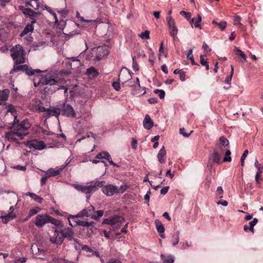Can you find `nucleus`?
<instances>
[{"label":"nucleus","mask_w":263,"mask_h":263,"mask_svg":"<svg viewBox=\"0 0 263 263\" xmlns=\"http://www.w3.org/2000/svg\"><path fill=\"white\" fill-rule=\"evenodd\" d=\"M10 51L15 65H19L25 62V51L21 45H16L11 48Z\"/></svg>","instance_id":"nucleus-1"},{"label":"nucleus","mask_w":263,"mask_h":263,"mask_svg":"<svg viewBox=\"0 0 263 263\" xmlns=\"http://www.w3.org/2000/svg\"><path fill=\"white\" fill-rule=\"evenodd\" d=\"M36 220L34 222L35 225L39 227V228H42L43 227L45 224L51 223L54 226H61L63 227L62 223L51 216L46 215V214H39L37 215L36 216L35 218Z\"/></svg>","instance_id":"nucleus-2"},{"label":"nucleus","mask_w":263,"mask_h":263,"mask_svg":"<svg viewBox=\"0 0 263 263\" xmlns=\"http://www.w3.org/2000/svg\"><path fill=\"white\" fill-rule=\"evenodd\" d=\"M17 117L14 116V123L13 128L14 130L15 135L20 137L21 139L24 138V137L28 134L27 130L30 127L29 122L27 120H24L20 122L19 124L15 123V120Z\"/></svg>","instance_id":"nucleus-3"},{"label":"nucleus","mask_w":263,"mask_h":263,"mask_svg":"<svg viewBox=\"0 0 263 263\" xmlns=\"http://www.w3.org/2000/svg\"><path fill=\"white\" fill-rule=\"evenodd\" d=\"M108 53L109 51L106 46H99L92 49L90 57H94L93 60L98 61L102 58L107 56Z\"/></svg>","instance_id":"nucleus-4"},{"label":"nucleus","mask_w":263,"mask_h":263,"mask_svg":"<svg viewBox=\"0 0 263 263\" xmlns=\"http://www.w3.org/2000/svg\"><path fill=\"white\" fill-rule=\"evenodd\" d=\"M34 86L37 87L40 84L44 85L53 86L57 84L58 81L50 74H47L46 76H41L39 80L36 82L35 79H34Z\"/></svg>","instance_id":"nucleus-5"},{"label":"nucleus","mask_w":263,"mask_h":263,"mask_svg":"<svg viewBox=\"0 0 263 263\" xmlns=\"http://www.w3.org/2000/svg\"><path fill=\"white\" fill-rule=\"evenodd\" d=\"M53 232L52 235H50L49 240L53 243L57 245H61L63 242V239L61 232V226H58Z\"/></svg>","instance_id":"nucleus-6"},{"label":"nucleus","mask_w":263,"mask_h":263,"mask_svg":"<svg viewBox=\"0 0 263 263\" xmlns=\"http://www.w3.org/2000/svg\"><path fill=\"white\" fill-rule=\"evenodd\" d=\"M62 115L66 116L69 117H75L76 112L73 107L68 104H61Z\"/></svg>","instance_id":"nucleus-7"},{"label":"nucleus","mask_w":263,"mask_h":263,"mask_svg":"<svg viewBox=\"0 0 263 263\" xmlns=\"http://www.w3.org/2000/svg\"><path fill=\"white\" fill-rule=\"evenodd\" d=\"M167 25L170 29V33L171 36L174 39L177 34L178 29L175 25V23L171 16H168L166 18Z\"/></svg>","instance_id":"nucleus-8"},{"label":"nucleus","mask_w":263,"mask_h":263,"mask_svg":"<svg viewBox=\"0 0 263 263\" xmlns=\"http://www.w3.org/2000/svg\"><path fill=\"white\" fill-rule=\"evenodd\" d=\"M95 207L92 205H90L88 206V208L83 209L80 212H79L77 215L76 216H71V217L73 219H75L79 217H89L92 215V213L95 211Z\"/></svg>","instance_id":"nucleus-9"},{"label":"nucleus","mask_w":263,"mask_h":263,"mask_svg":"<svg viewBox=\"0 0 263 263\" xmlns=\"http://www.w3.org/2000/svg\"><path fill=\"white\" fill-rule=\"evenodd\" d=\"M18 9L26 17H28L30 18L33 17H37L40 15V13L36 12L30 8H25L23 6H19Z\"/></svg>","instance_id":"nucleus-10"},{"label":"nucleus","mask_w":263,"mask_h":263,"mask_svg":"<svg viewBox=\"0 0 263 263\" xmlns=\"http://www.w3.org/2000/svg\"><path fill=\"white\" fill-rule=\"evenodd\" d=\"M31 251L34 257L39 259H44L46 251L39 248L36 245H32L31 247Z\"/></svg>","instance_id":"nucleus-11"},{"label":"nucleus","mask_w":263,"mask_h":263,"mask_svg":"<svg viewBox=\"0 0 263 263\" xmlns=\"http://www.w3.org/2000/svg\"><path fill=\"white\" fill-rule=\"evenodd\" d=\"M66 166V165H63L61 167H57L55 168H51L44 172L48 177L55 176L59 175Z\"/></svg>","instance_id":"nucleus-12"},{"label":"nucleus","mask_w":263,"mask_h":263,"mask_svg":"<svg viewBox=\"0 0 263 263\" xmlns=\"http://www.w3.org/2000/svg\"><path fill=\"white\" fill-rule=\"evenodd\" d=\"M28 146L29 148H34L35 149L42 150L45 148V144L42 141L32 140L28 142Z\"/></svg>","instance_id":"nucleus-13"},{"label":"nucleus","mask_w":263,"mask_h":263,"mask_svg":"<svg viewBox=\"0 0 263 263\" xmlns=\"http://www.w3.org/2000/svg\"><path fill=\"white\" fill-rule=\"evenodd\" d=\"M103 192L107 196H111L117 193V186L114 185H107L102 189Z\"/></svg>","instance_id":"nucleus-14"},{"label":"nucleus","mask_w":263,"mask_h":263,"mask_svg":"<svg viewBox=\"0 0 263 263\" xmlns=\"http://www.w3.org/2000/svg\"><path fill=\"white\" fill-rule=\"evenodd\" d=\"M75 187L78 190L81 191L85 194H90L93 193V187L91 186L90 182L87 183L85 185L80 184L76 185Z\"/></svg>","instance_id":"nucleus-15"},{"label":"nucleus","mask_w":263,"mask_h":263,"mask_svg":"<svg viewBox=\"0 0 263 263\" xmlns=\"http://www.w3.org/2000/svg\"><path fill=\"white\" fill-rule=\"evenodd\" d=\"M31 109L34 111L44 112L47 108L43 106L42 103L40 100H35L32 105Z\"/></svg>","instance_id":"nucleus-16"},{"label":"nucleus","mask_w":263,"mask_h":263,"mask_svg":"<svg viewBox=\"0 0 263 263\" xmlns=\"http://www.w3.org/2000/svg\"><path fill=\"white\" fill-rule=\"evenodd\" d=\"M61 232L63 240L64 238H67L69 240H71L73 239L74 233L71 228H67L64 229H61Z\"/></svg>","instance_id":"nucleus-17"},{"label":"nucleus","mask_w":263,"mask_h":263,"mask_svg":"<svg viewBox=\"0 0 263 263\" xmlns=\"http://www.w3.org/2000/svg\"><path fill=\"white\" fill-rule=\"evenodd\" d=\"M136 83L137 85H135L132 90L133 94L138 96L145 94L146 92L145 90V88H143V91L142 92V91L141 90V87L140 85V81L138 78H136Z\"/></svg>","instance_id":"nucleus-18"},{"label":"nucleus","mask_w":263,"mask_h":263,"mask_svg":"<svg viewBox=\"0 0 263 263\" xmlns=\"http://www.w3.org/2000/svg\"><path fill=\"white\" fill-rule=\"evenodd\" d=\"M61 107V105L59 104L52 109L47 108V110L46 111L48 112L49 116H53L58 117L60 114H62Z\"/></svg>","instance_id":"nucleus-19"},{"label":"nucleus","mask_w":263,"mask_h":263,"mask_svg":"<svg viewBox=\"0 0 263 263\" xmlns=\"http://www.w3.org/2000/svg\"><path fill=\"white\" fill-rule=\"evenodd\" d=\"M143 124L144 127L146 129H151L154 125L153 121L148 115L145 116Z\"/></svg>","instance_id":"nucleus-20"},{"label":"nucleus","mask_w":263,"mask_h":263,"mask_svg":"<svg viewBox=\"0 0 263 263\" xmlns=\"http://www.w3.org/2000/svg\"><path fill=\"white\" fill-rule=\"evenodd\" d=\"M112 226H116L118 228H119L120 225L123 222L124 219L123 217L119 216H115L111 218Z\"/></svg>","instance_id":"nucleus-21"},{"label":"nucleus","mask_w":263,"mask_h":263,"mask_svg":"<svg viewBox=\"0 0 263 263\" xmlns=\"http://www.w3.org/2000/svg\"><path fill=\"white\" fill-rule=\"evenodd\" d=\"M131 78V76L130 75L129 72L125 69V70H121L119 75V79L121 81L124 82L126 81V79L129 80Z\"/></svg>","instance_id":"nucleus-22"},{"label":"nucleus","mask_w":263,"mask_h":263,"mask_svg":"<svg viewBox=\"0 0 263 263\" xmlns=\"http://www.w3.org/2000/svg\"><path fill=\"white\" fill-rule=\"evenodd\" d=\"M90 184L91 186L93 187L92 192H96L98 188L102 187L105 186V182L104 181H99L98 180L91 181Z\"/></svg>","instance_id":"nucleus-23"},{"label":"nucleus","mask_w":263,"mask_h":263,"mask_svg":"<svg viewBox=\"0 0 263 263\" xmlns=\"http://www.w3.org/2000/svg\"><path fill=\"white\" fill-rule=\"evenodd\" d=\"M165 155H166V151L165 149L164 146H163L162 147L159 151V152L158 154V155H157L158 160L161 163H165Z\"/></svg>","instance_id":"nucleus-24"},{"label":"nucleus","mask_w":263,"mask_h":263,"mask_svg":"<svg viewBox=\"0 0 263 263\" xmlns=\"http://www.w3.org/2000/svg\"><path fill=\"white\" fill-rule=\"evenodd\" d=\"M27 67V65H26V64L18 65H15V63H14L13 67L10 71V73H13L17 72L18 71H22L25 72Z\"/></svg>","instance_id":"nucleus-25"},{"label":"nucleus","mask_w":263,"mask_h":263,"mask_svg":"<svg viewBox=\"0 0 263 263\" xmlns=\"http://www.w3.org/2000/svg\"><path fill=\"white\" fill-rule=\"evenodd\" d=\"M33 29L34 26L32 25V24H30L28 23L26 25L23 31L21 33L20 36H23L29 33H31L33 32Z\"/></svg>","instance_id":"nucleus-26"},{"label":"nucleus","mask_w":263,"mask_h":263,"mask_svg":"<svg viewBox=\"0 0 263 263\" xmlns=\"http://www.w3.org/2000/svg\"><path fill=\"white\" fill-rule=\"evenodd\" d=\"M202 20V17L200 15H198L197 18H193L190 23L191 24H194V26L195 28H198L199 29H201L200 23Z\"/></svg>","instance_id":"nucleus-27"},{"label":"nucleus","mask_w":263,"mask_h":263,"mask_svg":"<svg viewBox=\"0 0 263 263\" xmlns=\"http://www.w3.org/2000/svg\"><path fill=\"white\" fill-rule=\"evenodd\" d=\"M10 90L8 89H5L3 90H0V101H6L9 96Z\"/></svg>","instance_id":"nucleus-28"},{"label":"nucleus","mask_w":263,"mask_h":263,"mask_svg":"<svg viewBox=\"0 0 263 263\" xmlns=\"http://www.w3.org/2000/svg\"><path fill=\"white\" fill-rule=\"evenodd\" d=\"M41 72H42V71H41V70L39 69H33L28 65H27V67L26 68L25 71L26 74L29 76H32L33 75H34L35 73H40Z\"/></svg>","instance_id":"nucleus-29"},{"label":"nucleus","mask_w":263,"mask_h":263,"mask_svg":"<svg viewBox=\"0 0 263 263\" xmlns=\"http://www.w3.org/2000/svg\"><path fill=\"white\" fill-rule=\"evenodd\" d=\"M15 216L16 215L14 213H8L6 215L2 216L1 217L3 223H7L9 221L14 218Z\"/></svg>","instance_id":"nucleus-30"},{"label":"nucleus","mask_w":263,"mask_h":263,"mask_svg":"<svg viewBox=\"0 0 263 263\" xmlns=\"http://www.w3.org/2000/svg\"><path fill=\"white\" fill-rule=\"evenodd\" d=\"M155 225L159 233H163L164 232L165 229L163 224L158 219H156L155 221Z\"/></svg>","instance_id":"nucleus-31"},{"label":"nucleus","mask_w":263,"mask_h":263,"mask_svg":"<svg viewBox=\"0 0 263 263\" xmlns=\"http://www.w3.org/2000/svg\"><path fill=\"white\" fill-rule=\"evenodd\" d=\"M74 220V221L76 222L77 225L81 226H83V227H89L92 226L95 223V222L93 221H91V222L84 221H81V220H77L76 219H75Z\"/></svg>","instance_id":"nucleus-32"},{"label":"nucleus","mask_w":263,"mask_h":263,"mask_svg":"<svg viewBox=\"0 0 263 263\" xmlns=\"http://www.w3.org/2000/svg\"><path fill=\"white\" fill-rule=\"evenodd\" d=\"M96 159H105L106 160H109L110 158V156L109 154L107 152H102L101 153H98L96 156Z\"/></svg>","instance_id":"nucleus-33"},{"label":"nucleus","mask_w":263,"mask_h":263,"mask_svg":"<svg viewBox=\"0 0 263 263\" xmlns=\"http://www.w3.org/2000/svg\"><path fill=\"white\" fill-rule=\"evenodd\" d=\"M179 235H180V232L177 231L172 236V244L174 246L177 245L179 242Z\"/></svg>","instance_id":"nucleus-34"},{"label":"nucleus","mask_w":263,"mask_h":263,"mask_svg":"<svg viewBox=\"0 0 263 263\" xmlns=\"http://www.w3.org/2000/svg\"><path fill=\"white\" fill-rule=\"evenodd\" d=\"M161 259L163 260V263H173L174 262V259L173 256L170 255L166 257L164 255H161Z\"/></svg>","instance_id":"nucleus-35"},{"label":"nucleus","mask_w":263,"mask_h":263,"mask_svg":"<svg viewBox=\"0 0 263 263\" xmlns=\"http://www.w3.org/2000/svg\"><path fill=\"white\" fill-rule=\"evenodd\" d=\"M86 74L96 77L99 74V72L94 67H90L87 69Z\"/></svg>","instance_id":"nucleus-36"},{"label":"nucleus","mask_w":263,"mask_h":263,"mask_svg":"<svg viewBox=\"0 0 263 263\" xmlns=\"http://www.w3.org/2000/svg\"><path fill=\"white\" fill-rule=\"evenodd\" d=\"M14 135H16L14 133V130L12 132H8L6 133L5 137L9 141H15L16 140V138L14 137Z\"/></svg>","instance_id":"nucleus-37"},{"label":"nucleus","mask_w":263,"mask_h":263,"mask_svg":"<svg viewBox=\"0 0 263 263\" xmlns=\"http://www.w3.org/2000/svg\"><path fill=\"white\" fill-rule=\"evenodd\" d=\"M220 155L216 151H214L212 155V160L213 162L216 163H219L220 160Z\"/></svg>","instance_id":"nucleus-38"},{"label":"nucleus","mask_w":263,"mask_h":263,"mask_svg":"<svg viewBox=\"0 0 263 263\" xmlns=\"http://www.w3.org/2000/svg\"><path fill=\"white\" fill-rule=\"evenodd\" d=\"M65 89V90H64V93H65L67 92L68 89L67 88H65L64 86H58V87H56L55 88H54L53 91L50 90V89H48L47 87H46V88H45L44 91H45V92H46V93H52V92L53 91H54L55 90H59V89Z\"/></svg>","instance_id":"nucleus-39"},{"label":"nucleus","mask_w":263,"mask_h":263,"mask_svg":"<svg viewBox=\"0 0 263 263\" xmlns=\"http://www.w3.org/2000/svg\"><path fill=\"white\" fill-rule=\"evenodd\" d=\"M231 70L230 74L228 76L226 77V80H225V82L229 84V86L228 87H227V88H229L231 87L230 82L232 80V78L233 72H234V68H233V66L231 65Z\"/></svg>","instance_id":"nucleus-40"},{"label":"nucleus","mask_w":263,"mask_h":263,"mask_svg":"<svg viewBox=\"0 0 263 263\" xmlns=\"http://www.w3.org/2000/svg\"><path fill=\"white\" fill-rule=\"evenodd\" d=\"M25 6H30L32 7L35 10H38L40 8V5L39 3H35V5H33L31 0L30 1H27L25 3Z\"/></svg>","instance_id":"nucleus-41"},{"label":"nucleus","mask_w":263,"mask_h":263,"mask_svg":"<svg viewBox=\"0 0 263 263\" xmlns=\"http://www.w3.org/2000/svg\"><path fill=\"white\" fill-rule=\"evenodd\" d=\"M234 50L236 52L237 55L240 56L245 61L247 60V57L241 50L238 49L237 47H235Z\"/></svg>","instance_id":"nucleus-42"},{"label":"nucleus","mask_w":263,"mask_h":263,"mask_svg":"<svg viewBox=\"0 0 263 263\" xmlns=\"http://www.w3.org/2000/svg\"><path fill=\"white\" fill-rule=\"evenodd\" d=\"M154 92L158 95L160 99H163L165 97V91L162 89H155Z\"/></svg>","instance_id":"nucleus-43"},{"label":"nucleus","mask_w":263,"mask_h":263,"mask_svg":"<svg viewBox=\"0 0 263 263\" xmlns=\"http://www.w3.org/2000/svg\"><path fill=\"white\" fill-rule=\"evenodd\" d=\"M96 214L92 215L91 216V218L97 220H99L100 219V218L102 216V215L103 214V211L102 210H99V211H97L96 212Z\"/></svg>","instance_id":"nucleus-44"},{"label":"nucleus","mask_w":263,"mask_h":263,"mask_svg":"<svg viewBox=\"0 0 263 263\" xmlns=\"http://www.w3.org/2000/svg\"><path fill=\"white\" fill-rule=\"evenodd\" d=\"M45 9L46 10H47L51 14H52L54 19H55V21H54V23L55 24H58V18H57V14L55 12H54L51 9V8L48 7V6H45Z\"/></svg>","instance_id":"nucleus-45"},{"label":"nucleus","mask_w":263,"mask_h":263,"mask_svg":"<svg viewBox=\"0 0 263 263\" xmlns=\"http://www.w3.org/2000/svg\"><path fill=\"white\" fill-rule=\"evenodd\" d=\"M231 154V151L228 149L226 151L225 153L226 156L224 157L223 159V162H231L232 160L231 157H230V155Z\"/></svg>","instance_id":"nucleus-46"},{"label":"nucleus","mask_w":263,"mask_h":263,"mask_svg":"<svg viewBox=\"0 0 263 263\" xmlns=\"http://www.w3.org/2000/svg\"><path fill=\"white\" fill-rule=\"evenodd\" d=\"M258 222V219L256 218H254L253 220L249 222L250 227L249 231L254 232V227Z\"/></svg>","instance_id":"nucleus-47"},{"label":"nucleus","mask_w":263,"mask_h":263,"mask_svg":"<svg viewBox=\"0 0 263 263\" xmlns=\"http://www.w3.org/2000/svg\"><path fill=\"white\" fill-rule=\"evenodd\" d=\"M241 17L238 15H235L234 19V24L236 25L238 24L240 27H243V25L240 23Z\"/></svg>","instance_id":"nucleus-48"},{"label":"nucleus","mask_w":263,"mask_h":263,"mask_svg":"<svg viewBox=\"0 0 263 263\" xmlns=\"http://www.w3.org/2000/svg\"><path fill=\"white\" fill-rule=\"evenodd\" d=\"M139 36L142 39H146L148 40L149 39V31L148 30H145V31L142 32Z\"/></svg>","instance_id":"nucleus-49"},{"label":"nucleus","mask_w":263,"mask_h":263,"mask_svg":"<svg viewBox=\"0 0 263 263\" xmlns=\"http://www.w3.org/2000/svg\"><path fill=\"white\" fill-rule=\"evenodd\" d=\"M40 209L39 208H32L30 210L28 214V217H31L34 215L36 214L39 212Z\"/></svg>","instance_id":"nucleus-50"},{"label":"nucleus","mask_w":263,"mask_h":263,"mask_svg":"<svg viewBox=\"0 0 263 263\" xmlns=\"http://www.w3.org/2000/svg\"><path fill=\"white\" fill-rule=\"evenodd\" d=\"M219 141L220 143L224 147L228 146L229 144V140L224 137H221L219 139Z\"/></svg>","instance_id":"nucleus-51"},{"label":"nucleus","mask_w":263,"mask_h":263,"mask_svg":"<svg viewBox=\"0 0 263 263\" xmlns=\"http://www.w3.org/2000/svg\"><path fill=\"white\" fill-rule=\"evenodd\" d=\"M193 133V131L191 130L190 133H187L185 132L184 128L182 127L180 128L179 133L182 135L184 137H188L189 136Z\"/></svg>","instance_id":"nucleus-52"},{"label":"nucleus","mask_w":263,"mask_h":263,"mask_svg":"<svg viewBox=\"0 0 263 263\" xmlns=\"http://www.w3.org/2000/svg\"><path fill=\"white\" fill-rule=\"evenodd\" d=\"M223 191L222 189L221 186H218L217 189L216 191V195L219 197V198H223Z\"/></svg>","instance_id":"nucleus-53"},{"label":"nucleus","mask_w":263,"mask_h":263,"mask_svg":"<svg viewBox=\"0 0 263 263\" xmlns=\"http://www.w3.org/2000/svg\"><path fill=\"white\" fill-rule=\"evenodd\" d=\"M227 23L226 22L221 21L219 23H218L217 26L221 30H224L227 27Z\"/></svg>","instance_id":"nucleus-54"},{"label":"nucleus","mask_w":263,"mask_h":263,"mask_svg":"<svg viewBox=\"0 0 263 263\" xmlns=\"http://www.w3.org/2000/svg\"><path fill=\"white\" fill-rule=\"evenodd\" d=\"M180 14L184 16L187 20H189L191 17V13L187 12L184 11H181L180 12Z\"/></svg>","instance_id":"nucleus-55"},{"label":"nucleus","mask_w":263,"mask_h":263,"mask_svg":"<svg viewBox=\"0 0 263 263\" xmlns=\"http://www.w3.org/2000/svg\"><path fill=\"white\" fill-rule=\"evenodd\" d=\"M127 189L126 185H122L119 188L117 187V193H123Z\"/></svg>","instance_id":"nucleus-56"},{"label":"nucleus","mask_w":263,"mask_h":263,"mask_svg":"<svg viewBox=\"0 0 263 263\" xmlns=\"http://www.w3.org/2000/svg\"><path fill=\"white\" fill-rule=\"evenodd\" d=\"M112 86L114 87V88L117 91H119L120 89V84L119 82H114L112 84Z\"/></svg>","instance_id":"nucleus-57"},{"label":"nucleus","mask_w":263,"mask_h":263,"mask_svg":"<svg viewBox=\"0 0 263 263\" xmlns=\"http://www.w3.org/2000/svg\"><path fill=\"white\" fill-rule=\"evenodd\" d=\"M70 61H71L73 63H77V66L79 67L81 65V62L79 60L77 59L76 57H71L70 58Z\"/></svg>","instance_id":"nucleus-58"},{"label":"nucleus","mask_w":263,"mask_h":263,"mask_svg":"<svg viewBox=\"0 0 263 263\" xmlns=\"http://www.w3.org/2000/svg\"><path fill=\"white\" fill-rule=\"evenodd\" d=\"M91 253H92V255H95L97 257H99L100 258V259H101V261L102 262V263H104V260L103 259H102L100 256V254H99V252L98 251H93L92 250H91V252H90Z\"/></svg>","instance_id":"nucleus-59"},{"label":"nucleus","mask_w":263,"mask_h":263,"mask_svg":"<svg viewBox=\"0 0 263 263\" xmlns=\"http://www.w3.org/2000/svg\"><path fill=\"white\" fill-rule=\"evenodd\" d=\"M187 59L189 60H193V49H191L187 53Z\"/></svg>","instance_id":"nucleus-60"},{"label":"nucleus","mask_w":263,"mask_h":263,"mask_svg":"<svg viewBox=\"0 0 263 263\" xmlns=\"http://www.w3.org/2000/svg\"><path fill=\"white\" fill-rule=\"evenodd\" d=\"M168 189H169V186H168L164 187L163 188H162L161 190V191H160L161 194L162 195H165L167 193Z\"/></svg>","instance_id":"nucleus-61"},{"label":"nucleus","mask_w":263,"mask_h":263,"mask_svg":"<svg viewBox=\"0 0 263 263\" xmlns=\"http://www.w3.org/2000/svg\"><path fill=\"white\" fill-rule=\"evenodd\" d=\"M137 140L133 138L132 141V148H134V149H136L137 147Z\"/></svg>","instance_id":"nucleus-62"},{"label":"nucleus","mask_w":263,"mask_h":263,"mask_svg":"<svg viewBox=\"0 0 263 263\" xmlns=\"http://www.w3.org/2000/svg\"><path fill=\"white\" fill-rule=\"evenodd\" d=\"M204 55H201L200 57V63L202 66H203L204 64H206V63H207L206 60L204 59Z\"/></svg>","instance_id":"nucleus-63"},{"label":"nucleus","mask_w":263,"mask_h":263,"mask_svg":"<svg viewBox=\"0 0 263 263\" xmlns=\"http://www.w3.org/2000/svg\"><path fill=\"white\" fill-rule=\"evenodd\" d=\"M180 79L181 81H185V73L184 71H181L180 73Z\"/></svg>","instance_id":"nucleus-64"}]
</instances>
